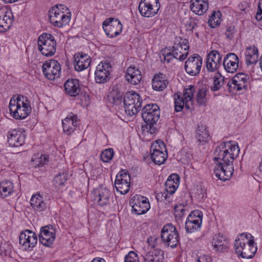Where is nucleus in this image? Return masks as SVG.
I'll use <instances>...</instances> for the list:
<instances>
[{
  "label": "nucleus",
  "mask_w": 262,
  "mask_h": 262,
  "mask_svg": "<svg viewBox=\"0 0 262 262\" xmlns=\"http://www.w3.org/2000/svg\"><path fill=\"white\" fill-rule=\"evenodd\" d=\"M253 237L250 233H242L236 238L234 242V248L236 253L239 256L241 251L243 250L244 248L247 243L250 242V238Z\"/></svg>",
  "instance_id": "obj_33"
},
{
  "label": "nucleus",
  "mask_w": 262,
  "mask_h": 262,
  "mask_svg": "<svg viewBox=\"0 0 262 262\" xmlns=\"http://www.w3.org/2000/svg\"><path fill=\"white\" fill-rule=\"evenodd\" d=\"M248 75L245 73H240L235 75L228 83V86L230 91H240L247 87Z\"/></svg>",
  "instance_id": "obj_22"
},
{
  "label": "nucleus",
  "mask_w": 262,
  "mask_h": 262,
  "mask_svg": "<svg viewBox=\"0 0 262 262\" xmlns=\"http://www.w3.org/2000/svg\"><path fill=\"white\" fill-rule=\"evenodd\" d=\"M123 102L126 113L132 116L136 114L140 110L142 100L137 93L130 91L126 93Z\"/></svg>",
  "instance_id": "obj_5"
},
{
  "label": "nucleus",
  "mask_w": 262,
  "mask_h": 262,
  "mask_svg": "<svg viewBox=\"0 0 262 262\" xmlns=\"http://www.w3.org/2000/svg\"><path fill=\"white\" fill-rule=\"evenodd\" d=\"M168 83L165 76L162 73H159L154 76L152 86L154 90L162 91L167 87Z\"/></svg>",
  "instance_id": "obj_35"
},
{
  "label": "nucleus",
  "mask_w": 262,
  "mask_h": 262,
  "mask_svg": "<svg viewBox=\"0 0 262 262\" xmlns=\"http://www.w3.org/2000/svg\"><path fill=\"white\" fill-rule=\"evenodd\" d=\"M239 152V148L236 142L229 141L222 143L216 147L214 160L219 162L233 163Z\"/></svg>",
  "instance_id": "obj_2"
},
{
  "label": "nucleus",
  "mask_w": 262,
  "mask_h": 262,
  "mask_svg": "<svg viewBox=\"0 0 262 262\" xmlns=\"http://www.w3.org/2000/svg\"><path fill=\"white\" fill-rule=\"evenodd\" d=\"M187 25L188 26L187 29L191 32L193 31V30L195 29L198 26L197 22L193 19H190L187 23Z\"/></svg>",
  "instance_id": "obj_55"
},
{
  "label": "nucleus",
  "mask_w": 262,
  "mask_h": 262,
  "mask_svg": "<svg viewBox=\"0 0 262 262\" xmlns=\"http://www.w3.org/2000/svg\"><path fill=\"white\" fill-rule=\"evenodd\" d=\"M258 169H259V170L262 172V158L261 159L259 163V165H258Z\"/></svg>",
  "instance_id": "obj_61"
},
{
  "label": "nucleus",
  "mask_w": 262,
  "mask_h": 262,
  "mask_svg": "<svg viewBox=\"0 0 262 262\" xmlns=\"http://www.w3.org/2000/svg\"><path fill=\"white\" fill-rule=\"evenodd\" d=\"M114 155L112 148H108L103 151L100 156L101 160L104 162H109L113 158Z\"/></svg>",
  "instance_id": "obj_49"
},
{
  "label": "nucleus",
  "mask_w": 262,
  "mask_h": 262,
  "mask_svg": "<svg viewBox=\"0 0 262 262\" xmlns=\"http://www.w3.org/2000/svg\"><path fill=\"white\" fill-rule=\"evenodd\" d=\"M74 67L76 71L81 72L88 68L90 65V57L82 52L77 53L74 55Z\"/></svg>",
  "instance_id": "obj_25"
},
{
  "label": "nucleus",
  "mask_w": 262,
  "mask_h": 262,
  "mask_svg": "<svg viewBox=\"0 0 262 262\" xmlns=\"http://www.w3.org/2000/svg\"><path fill=\"white\" fill-rule=\"evenodd\" d=\"M13 184L8 180H3L0 182V196L5 198L13 192Z\"/></svg>",
  "instance_id": "obj_40"
},
{
  "label": "nucleus",
  "mask_w": 262,
  "mask_h": 262,
  "mask_svg": "<svg viewBox=\"0 0 262 262\" xmlns=\"http://www.w3.org/2000/svg\"><path fill=\"white\" fill-rule=\"evenodd\" d=\"M202 223V221L201 220L193 221V220H186L185 222L186 232L188 233H191L197 231L201 228Z\"/></svg>",
  "instance_id": "obj_44"
},
{
  "label": "nucleus",
  "mask_w": 262,
  "mask_h": 262,
  "mask_svg": "<svg viewBox=\"0 0 262 262\" xmlns=\"http://www.w3.org/2000/svg\"><path fill=\"white\" fill-rule=\"evenodd\" d=\"M221 55L216 50L209 52L206 59V68L207 71L212 72L217 70L221 66Z\"/></svg>",
  "instance_id": "obj_23"
},
{
  "label": "nucleus",
  "mask_w": 262,
  "mask_h": 262,
  "mask_svg": "<svg viewBox=\"0 0 262 262\" xmlns=\"http://www.w3.org/2000/svg\"><path fill=\"white\" fill-rule=\"evenodd\" d=\"M160 4L159 0H141L138 6V10L142 16L152 17L159 11Z\"/></svg>",
  "instance_id": "obj_7"
},
{
  "label": "nucleus",
  "mask_w": 262,
  "mask_h": 262,
  "mask_svg": "<svg viewBox=\"0 0 262 262\" xmlns=\"http://www.w3.org/2000/svg\"><path fill=\"white\" fill-rule=\"evenodd\" d=\"M180 177L177 174L169 176L165 182V190L169 194H173L179 185Z\"/></svg>",
  "instance_id": "obj_36"
},
{
  "label": "nucleus",
  "mask_w": 262,
  "mask_h": 262,
  "mask_svg": "<svg viewBox=\"0 0 262 262\" xmlns=\"http://www.w3.org/2000/svg\"><path fill=\"white\" fill-rule=\"evenodd\" d=\"M79 120L77 115L71 113L62 121L63 130L67 135H71L76 130Z\"/></svg>",
  "instance_id": "obj_24"
},
{
  "label": "nucleus",
  "mask_w": 262,
  "mask_h": 262,
  "mask_svg": "<svg viewBox=\"0 0 262 262\" xmlns=\"http://www.w3.org/2000/svg\"><path fill=\"white\" fill-rule=\"evenodd\" d=\"M30 205L36 213L45 211L47 208V204L40 193H36L32 196L30 199Z\"/></svg>",
  "instance_id": "obj_28"
},
{
  "label": "nucleus",
  "mask_w": 262,
  "mask_h": 262,
  "mask_svg": "<svg viewBox=\"0 0 262 262\" xmlns=\"http://www.w3.org/2000/svg\"><path fill=\"white\" fill-rule=\"evenodd\" d=\"M150 152L151 159L156 164H162L167 158L165 144L161 140H158L151 144Z\"/></svg>",
  "instance_id": "obj_8"
},
{
  "label": "nucleus",
  "mask_w": 262,
  "mask_h": 262,
  "mask_svg": "<svg viewBox=\"0 0 262 262\" xmlns=\"http://www.w3.org/2000/svg\"><path fill=\"white\" fill-rule=\"evenodd\" d=\"M196 262H211V259L210 257L203 255L199 257Z\"/></svg>",
  "instance_id": "obj_58"
},
{
  "label": "nucleus",
  "mask_w": 262,
  "mask_h": 262,
  "mask_svg": "<svg viewBox=\"0 0 262 262\" xmlns=\"http://www.w3.org/2000/svg\"><path fill=\"white\" fill-rule=\"evenodd\" d=\"M91 262H105L103 258L98 257L94 258Z\"/></svg>",
  "instance_id": "obj_60"
},
{
  "label": "nucleus",
  "mask_w": 262,
  "mask_h": 262,
  "mask_svg": "<svg viewBox=\"0 0 262 262\" xmlns=\"http://www.w3.org/2000/svg\"><path fill=\"white\" fill-rule=\"evenodd\" d=\"M202 64V58L199 54H194L185 61L184 69L189 75L196 76L200 73Z\"/></svg>",
  "instance_id": "obj_9"
},
{
  "label": "nucleus",
  "mask_w": 262,
  "mask_h": 262,
  "mask_svg": "<svg viewBox=\"0 0 262 262\" xmlns=\"http://www.w3.org/2000/svg\"><path fill=\"white\" fill-rule=\"evenodd\" d=\"M112 71V66L107 61L101 62L96 68L95 72V79L98 83H103L108 79L110 73Z\"/></svg>",
  "instance_id": "obj_18"
},
{
  "label": "nucleus",
  "mask_w": 262,
  "mask_h": 262,
  "mask_svg": "<svg viewBox=\"0 0 262 262\" xmlns=\"http://www.w3.org/2000/svg\"><path fill=\"white\" fill-rule=\"evenodd\" d=\"M142 256L143 262H164V252L159 248L144 251Z\"/></svg>",
  "instance_id": "obj_27"
},
{
  "label": "nucleus",
  "mask_w": 262,
  "mask_h": 262,
  "mask_svg": "<svg viewBox=\"0 0 262 262\" xmlns=\"http://www.w3.org/2000/svg\"><path fill=\"white\" fill-rule=\"evenodd\" d=\"M161 236L163 242L172 248H176L179 242V234L175 226L172 224H167L164 226Z\"/></svg>",
  "instance_id": "obj_6"
},
{
  "label": "nucleus",
  "mask_w": 262,
  "mask_h": 262,
  "mask_svg": "<svg viewBox=\"0 0 262 262\" xmlns=\"http://www.w3.org/2000/svg\"><path fill=\"white\" fill-rule=\"evenodd\" d=\"M258 59V50L255 46L246 47L245 61L247 65L255 64Z\"/></svg>",
  "instance_id": "obj_34"
},
{
  "label": "nucleus",
  "mask_w": 262,
  "mask_h": 262,
  "mask_svg": "<svg viewBox=\"0 0 262 262\" xmlns=\"http://www.w3.org/2000/svg\"><path fill=\"white\" fill-rule=\"evenodd\" d=\"M209 135L205 126L199 125L196 130V138L198 141L207 142L209 140Z\"/></svg>",
  "instance_id": "obj_42"
},
{
  "label": "nucleus",
  "mask_w": 262,
  "mask_h": 262,
  "mask_svg": "<svg viewBox=\"0 0 262 262\" xmlns=\"http://www.w3.org/2000/svg\"><path fill=\"white\" fill-rule=\"evenodd\" d=\"M160 111L156 104H148L142 109V117L146 124H155L160 118Z\"/></svg>",
  "instance_id": "obj_10"
},
{
  "label": "nucleus",
  "mask_w": 262,
  "mask_h": 262,
  "mask_svg": "<svg viewBox=\"0 0 262 262\" xmlns=\"http://www.w3.org/2000/svg\"><path fill=\"white\" fill-rule=\"evenodd\" d=\"M154 124H146V128L148 129V132L150 134H152L155 133L156 128L154 126Z\"/></svg>",
  "instance_id": "obj_59"
},
{
  "label": "nucleus",
  "mask_w": 262,
  "mask_h": 262,
  "mask_svg": "<svg viewBox=\"0 0 262 262\" xmlns=\"http://www.w3.org/2000/svg\"><path fill=\"white\" fill-rule=\"evenodd\" d=\"M110 195V191L106 187L102 186L94 189L91 194L94 202L101 207L108 205Z\"/></svg>",
  "instance_id": "obj_17"
},
{
  "label": "nucleus",
  "mask_w": 262,
  "mask_h": 262,
  "mask_svg": "<svg viewBox=\"0 0 262 262\" xmlns=\"http://www.w3.org/2000/svg\"><path fill=\"white\" fill-rule=\"evenodd\" d=\"M221 16L222 14L220 11H214L208 20L209 26L212 28L218 26L221 22Z\"/></svg>",
  "instance_id": "obj_45"
},
{
  "label": "nucleus",
  "mask_w": 262,
  "mask_h": 262,
  "mask_svg": "<svg viewBox=\"0 0 262 262\" xmlns=\"http://www.w3.org/2000/svg\"><path fill=\"white\" fill-rule=\"evenodd\" d=\"M9 108L12 116L17 120L25 119L32 110L30 101L26 97L20 95L11 98Z\"/></svg>",
  "instance_id": "obj_1"
},
{
  "label": "nucleus",
  "mask_w": 262,
  "mask_h": 262,
  "mask_svg": "<svg viewBox=\"0 0 262 262\" xmlns=\"http://www.w3.org/2000/svg\"><path fill=\"white\" fill-rule=\"evenodd\" d=\"M38 50L46 56H51L55 53L56 41L53 35L50 33H43L38 38Z\"/></svg>",
  "instance_id": "obj_3"
},
{
  "label": "nucleus",
  "mask_w": 262,
  "mask_h": 262,
  "mask_svg": "<svg viewBox=\"0 0 262 262\" xmlns=\"http://www.w3.org/2000/svg\"><path fill=\"white\" fill-rule=\"evenodd\" d=\"M45 76L50 80H54L60 76L61 68L59 62L55 60L46 61L42 66Z\"/></svg>",
  "instance_id": "obj_15"
},
{
  "label": "nucleus",
  "mask_w": 262,
  "mask_h": 262,
  "mask_svg": "<svg viewBox=\"0 0 262 262\" xmlns=\"http://www.w3.org/2000/svg\"><path fill=\"white\" fill-rule=\"evenodd\" d=\"M195 92V88L193 85H190L184 89L183 98L185 100V107L187 110L193 107V95Z\"/></svg>",
  "instance_id": "obj_37"
},
{
  "label": "nucleus",
  "mask_w": 262,
  "mask_h": 262,
  "mask_svg": "<svg viewBox=\"0 0 262 262\" xmlns=\"http://www.w3.org/2000/svg\"><path fill=\"white\" fill-rule=\"evenodd\" d=\"M125 78L131 84H138L142 79L141 72L136 67L130 66L127 69Z\"/></svg>",
  "instance_id": "obj_29"
},
{
  "label": "nucleus",
  "mask_w": 262,
  "mask_h": 262,
  "mask_svg": "<svg viewBox=\"0 0 262 262\" xmlns=\"http://www.w3.org/2000/svg\"><path fill=\"white\" fill-rule=\"evenodd\" d=\"M5 2L8 3H12L17 1L18 0H4Z\"/></svg>",
  "instance_id": "obj_62"
},
{
  "label": "nucleus",
  "mask_w": 262,
  "mask_h": 262,
  "mask_svg": "<svg viewBox=\"0 0 262 262\" xmlns=\"http://www.w3.org/2000/svg\"><path fill=\"white\" fill-rule=\"evenodd\" d=\"M190 8L195 14L203 15L208 9V0H191Z\"/></svg>",
  "instance_id": "obj_31"
},
{
  "label": "nucleus",
  "mask_w": 262,
  "mask_h": 262,
  "mask_svg": "<svg viewBox=\"0 0 262 262\" xmlns=\"http://www.w3.org/2000/svg\"><path fill=\"white\" fill-rule=\"evenodd\" d=\"M133 213L141 215L145 213L150 208L148 199L142 195H136L129 202Z\"/></svg>",
  "instance_id": "obj_12"
},
{
  "label": "nucleus",
  "mask_w": 262,
  "mask_h": 262,
  "mask_svg": "<svg viewBox=\"0 0 262 262\" xmlns=\"http://www.w3.org/2000/svg\"><path fill=\"white\" fill-rule=\"evenodd\" d=\"M159 241L160 239L156 236H150L147 240L149 246L153 249H155L154 248L158 245Z\"/></svg>",
  "instance_id": "obj_53"
},
{
  "label": "nucleus",
  "mask_w": 262,
  "mask_h": 262,
  "mask_svg": "<svg viewBox=\"0 0 262 262\" xmlns=\"http://www.w3.org/2000/svg\"><path fill=\"white\" fill-rule=\"evenodd\" d=\"M8 142L12 147H19L25 143L26 135L20 129L10 130L7 135Z\"/></svg>",
  "instance_id": "obj_21"
},
{
  "label": "nucleus",
  "mask_w": 262,
  "mask_h": 262,
  "mask_svg": "<svg viewBox=\"0 0 262 262\" xmlns=\"http://www.w3.org/2000/svg\"><path fill=\"white\" fill-rule=\"evenodd\" d=\"M203 214L201 211L195 210L192 211L187 216L186 220L189 221L193 220V221H202Z\"/></svg>",
  "instance_id": "obj_50"
},
{
  "label": "nucleus",
  "mask_w": 262,
  "mask_h": 262,
  "mask_svg": "<svg viewBox=\"0 0 262 262\" xmlns=\"http://www.w3.org/2000/svg\"><path fill=\"white\" fill-rule=\"evenodd\" d=\"M49 157L46 155H41L38 159V166H43L48 162Z\"/></svg>",
  "instance_id": "obj_56"
},
{
  "label": "nucleus",
  "mask_w": 262,
  "mask_h": 262,
  "mask_svg": "<svg viewBox=\"0 0 262 262\" xmlns=\"http://www.w3.org/2000/svg\"><path fill=\"white\" fill-rule=\"evenodd\" d=\"M256 19L257 20H260L262 19V1L258 4L257 12L256 15Z\"/></svg>",
  "instance_id": "obj_57"
},
{
  "label": "nucleus",
  "mask_w": 262,
  "mask_h": 262,
  "mask_svg": "<svg viewBox=\"0 0 262 262\" xmlns=\"http://www.w3.org/2000/svg\"><path fill=\"white\" fill-rule=\"evenodd\" d=\"M124 262H140L138 254L134 251H131L125 255Z\"/></svg>",
  "instance_id": "obj_52"
},
{
  "label": "nucleus",
  "mask_w": 262,
  "mask_h": 262,
  "mask_svg": "<svg viewBox=\"0 0 262 262\" xmlns=\"http://www.w3.org/2000/svg\"><path fill=\"white\" fill-rule=\"evenodd\" d=\"M176 46L178 47V49L175 52H177L178 56L181 57L182 56L181 55L185 54L184 60L185 59L188 55V50L189 48L188 40L186 39H182L181 38H177L171 51H174L176 49Z\"/></svg>",
  "instance_id": "obj_32"
},
{
  "label": "nucleus",
  "mask_w": 262,
  "mask_h": 262,
  "mask_svg": "<svg viewBox=\"0 0 262 262\" xmlns=\"http://www.w3.org/2000/svg\"><path fill=\"white\" fill-rule=\"evenodd\" d=\"M225 237L220 234L215 235L213 237L212 246L216 251L223 252L227 249Z\"/></svg>",
  "instance_id": "obj_38"
},
{
  "label": "nucleus",
  "mask_w": 262,
  "mask_h": 262,
  "mask_svg": "<svg viewBox=\"0 0 262 262\" xmlns=\"http://www.w3.org/2000/svg\"><path fill=\"white\" fill-rule=\"evenodd\" d=\"M213 84L210 87V89L212 91H218L223 85L224 81V77L220 73H217L214 76Z\"/></svg>",
  "instance_id": "obj_46"
},
{
  "label": "nucleus",
  "mask_w": 262,
  "mask_h": 262,
  "mask_svg": "<svg viewBox=\"0 0 262 262\" xmlns=\"http://www.w3.org/2000/svg\"><path fill=\"white\" fill-rule=\"evenodd\" d=\"M174 212L176 218L181 219L185 214V206L181 204L176 205L174 208Z\"/></svg>",
  "instance_id": "obj_51"
},
{
  "label": "nucleus",
  "mask_w": 262,
  "mask_h": 262,
  "mask_svg": "<svg viewBox=\"0 0 262 262\" xmlns=\"http://www.w3.org/2000/svg\"><path fill=\"white\" fill-rule=\"evenodd\" d=\"M37 243V237L35 232L26 230L20 233L19 236V244L23 249L30 251Z\"/></svg>",
  "instance_id": "obj_13"
},
{
  "label": "nucleus",
  "mask_w": 262,
  "mask_h": 262,
  "mask_svg": "<svg viewBox=\"0 0 262 262\" xmlns=\"http://www.w3.org/2000/svg\"><path fill=\"white\" fill-rule=\"evenodd\" d=\"M235 33V29L234 27L233 26H229L227 27L226 29V31L225 32V35L226 36V37L228 38L229 39H232Z\"/></svg>",
  "instance_id": "obj_54"
},
{
  "label": "nucleus",
  "mask_w": 262,
  "mask_h": 262,
  "mask_svg": "<svg viewBox=\"0 0 262 262\" xmlns=\"http://www.w3.org/2000/svg\"><path fill=\"white\" fill-rule=\"evenodd\" d=\"M238 58L233 53L226 55L223 61V66L225 70L228 73H234L238 67Z\"/></svg>",
  "instance_id": "obj_26"
},
{
  "label": "nucleus",
  "mask_w": 262,
  "mask_h": 262,
  "mask_svg": "<svg viewBox=\"0 0 262 262\" xmlns=\"http://www.w3.org/2000/svg\"><path fill=\"white\" fill-rule=\"evenodd\" d=\"M64 87L66 93L71 97L78 96L81 91L79 80L76 79L67 80L64 84Z\"/></svg>",
  "instance_id": "obj_30"
},
{
  "label": "nucleus",
  "mask_w": 262,
  "mask_h": 262,
  "mask_svg": "<svg viewBox=\"0 0 262 262\" xmlns=\"http://www.w3.org/2000/svg\"><path fill=\"white\" fill-rule=\"evenodd\" d=\"M250 242L247 243L243 250L239 256L244 258H252L256 251V247L254 246V237L250 238Z\"/></svg>",
  "instance_id": "obj_39"
},
{
  "label": "nucleus",
  "mask_w": 262,
  "mask_h": 262,
  "mask_svg": "<svg viewBox=\"0 0 262 262\" xmlns=\"http://www.w3.org/2000/svg\"><path fill=\"white\" fill-rule=\"evenodd\" d=\"M68 8L63 5H56L50 10L49 19L54 26L58 28L62 27L67 25L70 21V16L67 15L64 10L67 11Z\"/></svg>",
  "instance_id": "obj_4"
},
{
  "label": "nucleus",
  "mask_w": 262,
  "mask_h": 262,
  "mask_svg": "<svg viewBox=\"0 0 262 262\" xmlns=\"http://www.w3.org/2000/svg\"><path fill=\"white\" fill-rule=\"evenodd\" d=\"M178 47H176V49L174 51H171L163 53L162 54L163 59H162L164 62H166L167 63H169L174 58L177 59H179L180 61L184 60V57L185 56V55H181L182 56H178V54L177 52H175L177 50H178Z\"/></svg>",
  "instance_id": "obj_43"
},
{
  "label": "nucleus",
  "mask_w": 262,
  "mask_h": 262,
  "mask_svg": "<svg viewBox=\"0 0 262 262\" xmlns=\"http://www.w3.org/2000/svg\"><path fill=\"white\" fill-rule=\"evenodd\" d=\"M106 35L113 38L119 35L122 30V25L119 20L112 17L106 19L102 24Z\"/></svg>",
  "instance_id": "obj_11"
},
{
  "label": "nucleus",
  "mask_w": 262,
  "mask_h": 262,
  "mask_svg": "<svg viewBox=\"0 0 262 262\" xmlns=\"http://www.w3.org/2000/svg\"><path fill=\"white\" fill-rule=\"evenodd\" d=\"M130 178L128 172L121 170L118 173L115 181V186L116 190L122 194L127 193L130 187Z\"/></svg>",
  "instance_id": "obj_14"
},
{
  "label": "nucleus",
  "mask_w": 262,
  "mask_h": 262,
  "mask_svg": "<svg viewBox=\"0 0 262 262\" xmlns=\"http://www.w3.org/2000/svg\"><path fill=\"white\" fill-rule=\"evenodd\" d=\"M233 171V163L218 162L214 167V173L220 180L225 181L231 177Z\"/></svg>",
  "instance_id": "obj_16"
},
{
  "label": "nucleus",
  "mask_w": 262,
  "mask_h": 262,
  "mask_svg": "<svg viewBox=\"0 0 262 262\" xmlns=\"http://www.w3.org/2000/svg\"><path fill=\"white\" fill-rule=\"evenodd\" d=\"M55 239V229L51 225L42 227L40 229L39 241L44 246H50Z\"/></svg>",
  "instance_id": "obj_19"
},
{
  "label": "nucleus",
  "mask_w": 262,
  "mask_h": 262,
  "mask_svg": "<svg viewBox=\"0 0 262 262\" xmlns=\"http://www.w3.org/2000/svg\"><path fill=\"white\" fill-rule=\"evenodd\" d=\"M207 90L205 89H200L196 94V101L199 105L205 106L207 101L206 97Z\"/></svg>",
  "instance_id": "obj_47"
},
{
  "label": "nucleus",
  "mask_w": 262,
  "mask_h": 262,
  "mask_svg": "<svg viewBox=\"0 0 262 262\" xmlns=\"http://www.w3.org/2000/svg\"><path fill=\"white\" fill-rule=\"evenodd\" d=\"M68 172L63 170L56 175L53 180V184L55 187L60 188L64 186L66 182L68 180Z\"/></svg>",
  "instance_id": "obj_41"
},
{
  "label": "nucleus",
  "mask_w": 262,
  "mask_h": 262,
  "mask_svg": "<svg viewBox=\"0 0 262 262\" xmlns=\"http://www.w3.org/2000/svg\"><path fill=\"white\" fill-rule=\"evenodd\" d=\"M13 21L11 10L6 6L0 7V32L8 30Z\"/></svg>",
  "instance_id": "obj_20"
},
{
  "label": "nucleus",
  "mask_w": 262,
  "mask_h": 262,
  "mask_svg": "<svg viewBox=\"0 0 262 262\" xmlns=\"http://www.w3.org/2000/svg\"><path fill=\"white\" fill-rule=\"evenodd\" d=\"M185 100L181 97L180 95L176 94L174 95V109L177 112H181L184 105L185 106Z\"/></svg>",
  "instance_id": "obj_48"
},
{
  "label": "nucleus",
  "mask_w": 262,
  "mask_h": 262,
  "mask_svg": "<svg viewBox=\"0 0 262 262\" xmlns=\"http://www.w3.org/2000/svg\"><path fill=\"white\" fill-rule=\"evenodd\" d=\"M195 34L197 36H198V33H196Z\"/></svg>",
  "instance_id": "obj_63"
}]
</instances>
